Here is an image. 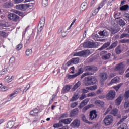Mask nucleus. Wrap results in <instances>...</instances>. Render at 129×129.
Segmentation results:
<instances>
[{
    "label": "nucleus",
    "mask_w": 129,
    "mask_h": 129,
    "mask_svg": "<svg viewBox=\"0 0 129 129\" xmlns=\"http://www.w3.org/2000/svg\"><path fill=\"white\" fill-rule=\"evenodd\" d=\"M97 70H98V69L94 66H87L84 68H79L78 71L77 73H76V74L78 76L80 75V74H82L83 72H85V73H83L80 77L81 79H83L85 76L93 75L94 73L96 72Z\"/></svg>",
    "instance_id": "1"
},
{
    "label": "nucleus",
    "mask_w": 129,
    "mask_h": 129,
    "mask_svg": "<svg viewBox=\"0 0 129 129\" xmlns=\"http://www.w3.org/2000/svg\"><path fill=\"white\" fill-rule=\"evenodd\" d=\"M110 42H108L105 43L98 50L99 51H102V50H104L106 49L107 51H110V50H112V49H114L116 46L118 44V41H116L113 42L111 45H110Z\"/></svg>",
    "instance_id": "2"
},
{
    "label": "nucleus",
    "mask_w": 129,
    "mask_h": 129,
    "mask_svg": "<svg viewBox=\"0 0 129 129\" xmlns=\"http://www.w3.org/2000/svg\"><path fill=\"white\" fill-rule=\"evenodd\" d=\"M91 54V53H90V50H85L80 52L74 53L73 56H78L79 57H86V56H89V55H90Z\"/></svg>",
    "instance_id": "3"
},
{
    "label": "nucleus",
    "mask_w": 129,
    "mask_h": 129,
    "mask_svg": "<svg viewBox=\"0 0 129 129\" xmlns=\"http://www.w3.org/2000/svg\"><path fill=\"white\" fill-rule=\"evenodd\" d=\"M84 48H97V43H94L90 41H88L87 42H85L83 43Z\"/></svg>",
    "instance_id": "4"
},
{
    "label": "nucleus",
    "mask_w": 129,
    "mask_h": 129,
    "mask_svg": "<svg viewBox=\"0 0 129 129\" xmlns=\"http://www.w3.org/2000/svg\"><path fill=\"white\" fill-rule=\"evenodd\" d=\"M97 81V79L94 76L87 77V84L88 85H93V84H95V83H96Z\"/></svg>",
    "instance_id": "5"
},
{
    "label": "nucleus",
    "mask_w": 129,
    "mask_h": 129,
    "mask_svg": "<svg viewBox=\"0 0 129 129\" xmlns=\"http://www.w3.org/2000/svg\"><path fill=\"white\" fill-rule=\"evenodd\" d=\"M113 121V117L110 115L106 116L104 119V123L105 125H110Z\"/></svg>",
    "instance_id": "6"
},
{
    "label": "nucleus",
    "mask_w": 129,
    "mask_h": 129,
    "mask_svg": "<svg viewBox=\"0 0 129 129\" xmlns=\"http://www.w3.org/2000/svg\"><path fill=\"white\" fill-rule=\"evenodd\" d=\"M31 5H32V3L18 5L16 6V9L21 10V11H26L27 9L30 7Z\"/></svg>",
    "instance_id": "7"
},
{
    "label": "nucleus",
    "mask_w": 129,
    "mask_h": 129,
    "mask_svg": "<svg viewBox=\"0 0 129 129\" xmlns=\"http://www.w3.org/2000/svg\"><path fill=\"white\" fill-rule=\"evenodd\" d=\"M106 53H107V51H103L101 52L100 55L102 56V59H103V60H108V59H109L111 56V53H108V54H106Z\"/></svg>",
    "instance_id": "8"
},
{
    "label": "nucleus",
    "mask_w": 129,
    "mask_h": 129,
    "mask_svg": "<svg viewBox=\"0 0 129 129\" xmlns=\"http://www.w3.org/2000/svg\"><path fill=\"white\" fill-rule=\"evenodd\" d=\"M8 18L9 20L13 21L14 22H17L19 20V16L15 13H10L8 15Z\"/></svg>",
    "instance_id": "9"
},
{
    "label": "nucleus",
    "mask_w": 129,
    "mask_h": 129,
    "mask_svg": "<svg viewBox=\"0 0 129 129\" xmlns=\"http://www.w3.org/2000/svg\"><path fill=\"white\" fill-rule=\"evenodd\" d=\"M106 97L108 99H110V100H112L114 97H115V91L111 90L109 92V93L107 94Z\"/></svg>",
    "instance_id": "10"
},
{
    "label": "nucleus",
    "mask_w": 129,
    "mask_h": 129,
    "mask_svg": "<svg viewBox=\"0 0 129 129\" xmlns=\"http://www.w3.org/2000/svg\"><path fill=\"white\" fill-rule=\"evenodd\" d=\"M97 117V114H96V110H92L90 112L89 120H93Z\"/></svg>",
    "instance_id": "11"
},
{
    "label": "nucleus",
    "mask_w": 129,
    "mask_h": 129,
    "mask_svg": "<svg viewBox=\"0 0 129 129\" xmlns=\"http://www.w3.org/2000/svg\"><path fill=\"white\" fill-rule=\"evenodd\" d=\"M108 77V75L106 72L101 73L100 75V78L101 82H103V81H105L107 78Z\"/></svg>",
    "instance_id": "12"
},
{
    "label": "nucleus",
    "mask_w": 129,
    "mask_h": 129,
    "mask_svg": "<svg viewBox=\"0 0 129 129\" xmlns=\"http://www.w3.org/2000/svg\"><path fill=\"white\" fill-rule=\"evenodd\" d=\"M89 101V99L87 98L85 100H83L80 105L78 106L79 108H82L84 106H85L88 103V102Z\"/></svg>",
    "instance_id": "13"
},
{
    "label": "nucleus",
    "mask_w": 129,
    "mask_h": 129,
    "mask_svg": "<svg viewBox=\"0 0 129 129\" xmlns=\"http://www.w3.org/2000/svg\"><path fill=\"white\" fill-rule=\"evenodd\" d=\"M116 22L118 25H120L121 27H123V26H125V22L121 18H117L116 20Z\"/></svg>",
    "instance_id": "14"
},
{
    "label": "nucleus",
    "mask_w": 129,
    "mask_h": 129,
    "mask_svg": "<svg viewBox=\"0 0 129 129\" xmlns=\"http://www.w3.org/2000/svg\"><path fill=\"white\" fill-rule=\"evenodd\" d=\"M15 125V122L14 121H9L7 123V126L9 128L16 129L18 127V125L14 126Z\"/></svg>",
    "instance_id": "15"
},
{
    "label": "nucleus",
    "mask_w": 129,
    "mask_h": 129,
    "mask_svg": "<svg viewBox=\"0 0 129 129\" xmlns=\"http://www.w3.org/2000/svg\"><path fill=\"white\" fill-rule=\"evenodd\" d=\"M71 126L72 127H78L80 126V121L78 120H74L71 123Z\"/></svg>",
    "instance_id": "16"
},
{
    "label": "nucleus",
    "mask_w": 129,
    "mask_h": 129,
    "mask_svg": "<svg viewBox=\"0 0 129 129\" xmlns=\"http://www.w3.org/2000/svg\"><path fill=\"white\" fill-rule=\"evenodd\" d=\"M70 89H71V88L69 85H66V86L63 87L61 91L62 94H65V93H67V92H68Z\"/></svg>",
    "instance_id": "17"
},
{
    "label": "nucleus",
    "mask_w": 129,
    "mask_h": 129,
    "mask_svg": "<svg viewBox=\"0 0 129 129\" xmlns=\"http://www.w3.org/2000/svg\"><path fill=\"white\" fill-rule=\"evenodd\" d=\"M79 112V110L78 108H75L72 110L70 113V116L73 117L76 116L78 114V112Z\"/></svg>",
    "instance_id": "18"
},
{
    "label": "nucleus",
    "mask_w": 129,
    "mask_h": 129,
    "mask_svg": "<svg viewBox=\"0 0 129 129\" xmlns=\"http://www.w3.org/2000/svg\"><path fill=\"white\" fill-rule=\"evenodd\" d=\"M63 124H64V122H63V120H60L58 123L54 124L53 125V127L54 128H58V127H62L63 126Z\"/></svg>",
    "instance_id": "19"
},
{
    "label": "nucleus",
    "mask_w": 129,
    "mask_h": 129,
    "mask_svg": "<svg viewBox=\"0 0 129 129\" xmlns=\"http://www.w3.org/2000/svg\"><path fill=\"white\" fill-rule=\"evenodd\" d=\"M17 67V66L16 65V63L9 64L8 67V69L10 70V71H11V72H13V71H15Z\"/></svg>",
    "instance_id": "20"
},
{
    "label": "nucleus",
    "mask_w": 129,
    "mask_h": 129,
    "mask_svg": "<svg viewBox=\"0 0 129 129\" xmlns=\"http://www.w3.org/2000/svg\"><path fill=\"white\" fill-rule=\"evenodd\" d=\"M87 8V3L86 2H84L81 5L80 7V10L81 11H85L86 9Z\"/></svg>",
    "instance_id": "21"
},
{
    "label": "nucleus",
    "mask_w": 129,
    "mask_h": 129,
    "mask_svg": "<svg viewBox=\"0 0 129 129\" xmlns=\"http://www.w3.org/2000/svg\"><path fill=\"white\" fill-rule=\"evenodd\" d=\"M81 85V82L80 81H78V82L74 86L72 90L73 91H75L79 86Z\"/></svg>",
    "instance_id": "22"
},
{
    "label": "nucleus",
    "mask_w": 129,
    "mask_h": 129,
    "mask_svg": "<svg viewBox=\"0 0 129 129\" xmlns=\"http://www.w3.org/2000/svg\"><path fill=\"white\" fill-rule=\"evenodd\" d=\"M21 90H22V88H21L16 89L13 93H12L10 95V97H12V96H14V95H15V94H18V93L20 92L21 91Z\"/></svg>",
    "instance_id": "23"
},
{
    "label": "nucleus",
    "mask_w": 129,
    "mask_h": 129,
    "mask_svg": "<svg viewBox=\"0 0 129 129\" xmlns=\"http://www.w3.org/2000/svg\"><path fill=\"white\" fill-rule=\"evenodd\" d=\"M122 101V98H121V97H119L116 99V101H115L116 105H119L121 103Z\"/></svg>",
    "instance_id": "24"
},
{
    "label": "nucleus",
    "mask_w": 129,
    "mask_h": 129,
    "mask_svg": "<svg viewBox=\"0 0 129 129\" xmlns=\"http://www.w3.org/2000/svg\"><path fill=\"white\" fill-rule=\"evenodd\" d=\"M91 107H93V105L92 104L88 105L85 106L83 108L82 110L84 112H85V111H86L87 110H88V109H89V108H91Z\"/></svg>",
    "instance_id": "25"
},
{
    "label": "nucleus",
    "mask_w": 129,
    "mask_h": 129,
    "mask_svg": "<svg viewBox=\"0 0 129 129\" xmlns=\"http://www.w3.org/2000/svg\"><path fill=\"white\" fill-rule=\"evenodd\" d=\"M62 121L63 122V124H69L72 121V119L71 118L64 119H62Z\"/></svg>",
    "instance_id": "26"
},
{
    "label": "nucleus",
    "mask_w": 129,
    "mask_h": 129,
    "mask_svg": "<svg viewBox=\"0 0 129 129\" xmlns=\"http://www.w3.org/2000/svg\"><path fill=\"white\" fill-rule=\"evenodd\" d=\"M124 68V65L122 62L120 63L118 66L116 67L117 70H121Z\"/></svg>",
    "instance_id": "27"
},
{
    "label": "nucleus",
    "mask_w": 129,
    "mask_h": 129,
    "mask_svg": "<svg viewBox=\"0 0 129 129\" xmlns=\"http://www.w3.org/2000/svg\"><path fill=\"white\" fill-rule=\"evenodd\" d=\"M120 45H119L117 47V48L115 49V53L118 55L119 54H120V53H121V52H122V51L121 50V49H120Z\"/></svg>",
    "instance_id": "28"
},
{
    "label": "nucleus",
    "mask_w": 129,
    "mask_h": 129,
    "mask_svg": "<svg viewBox=\"0 0 129 129\" xmlns=\"http://www.w3.org/2000/svg\"><path fill=\"white\" fill-rule=\"evenodd\" d=\"M39 113V110L38 109H34L30 111V114L31 115H36V114H38Z\"/></svg>",
    "instance_id": "29"
},
{
    "label": "nucleus",
    "mask_w": 129,
    "mask_h": 129,
    "mask_svg": "<svg viewBox=\"0 0 129 129\" xmlns=\"http://www.w3.org/2000/svg\"><path fill=\"white\" fill-rule=\"evenodd\" d=\"M118 112V110L116 108L113 109L111 111L110 113L111 114H113L114 116H116L117 115V113Z\"/></svg>",
    "instance_id": "30"
},
{
    "label": "nucleus",
    "mask_w": 129,
    "mask_h": 129,
    "mask_svg": "<svg viewBox=\"0 0 129 129\" xmlns=\"http://www.w3.org/2000/svg\"><path fill=\"white\" fill-rule=\"evenodd\" d=\"M72 62L73 64H78L79 63V58L76 57L72 59Z\"/></svg>",
    "instance_id": "31"
},
{
    "label": "nucleus",
    "mask_w": 129,
    "mask_h": 129,
    "mask_svg": "<svg viewBox=\"0 0 129 129\" xmlns=\"http://www.w3.org/2000/svg\"><path fill=\"white\" fill-rule=\"evenodd\" d=\"M95 103L99 106H103L104 105V103L100 100H97L95 102Z\"/></svg>",
    "instance_id": "32"
},
{
    "label": "nucleus",
    "mask_w": 129,
    "mask_h": 129,
    "mask_svg": "<svg viewBox=\"0 0 129 129\" xmlns=\"http://www.w3.org/2000/svg\"><path fill=\"white\" fill-rule=\"evenodd\" d=\"M128 8H129L128 5L126 4V5H125L121 7L120 8V11H126V10H127V9H128Z\"/></svg>",
    "instance_id": "33"
},
{
    "label": "nucleus",
    "mask_w": 129,
    "mask_h": 129,
    "mask_svg": "<svg viewBox=\"0 0 129 129\" xmlns=\"http://www.w3.org/2000/svg\"><path fill=\"white\" fill-rule=\"evenodd\" d=\"M125 100L129 101V90L126 91L124 94Z\"/></svg>",
    "instance_id": "34"
},
{
    "label": "nucleus",
    "mask_w": 129,
    "mask_h": 129,
    "mask_svg": "<svg viewBox=\"0 0 129 129\" xmlns=\"http://www.w3.org/2000/svg\"><path fill=\"white\" fill-rule=\"evenodd\" d=\"M32 51L31 49H28L25 52L26 56H31L32 55Z\"/></svg>",
    "instance_id": "35"
},
{
    "label": "nucleus",
    "mask_w": 129,
    "mask_h": 129,
    "mask_svg": "<svg viewBox=\"0 0 129 129\" xmlns=\"http://www.w3.org/2000/svg\"><path fill=\"white\" fill-rule=\"evenodd\" d=\"M79 98V96H78V95H74V96L72 98V99L70 100V101H75V100H77Z\"/></svg>",
    "instance_id": "36"
},
{
    "label": "nucleus",
    "mask_w": 129,
    "mask_h": 129,
    "mask_svg": "<svg viewBox=\"0 0 129 129\" xmlns=\"http://www.w3.org/2000/svg\"><path fill=\"white\" fill-rule=\"evenodd\" d=\"M99 34L100 35V36H105L107 35V32H106V31L105 30L100 31L99 32Z\"/></svg>",
    "instance_id": "37"
},
{
    "label": "nucleus",
    "mask_w": 129,
    "mask_h": 129,
    "mask_svg": "<svg viewBox=\"0 0 129 129\" xmlns=\"http://www.w3.org/2000/svg\"><path fill=\"white\" fill-rule=\"evenodd\" d=\"M43 27H44V25H43V24H38V32H41L43 30Z\"/></svg>",
    "instance_id": "38"
},
{
    "label": "nucleus",
    "mask_w": 129,
    "mask_h": 129,
    "mask_svg": "<svg viewBox=\"0 0 129 129\" xmlns=\"http://www.w3.org/2000/svg\"><path fill=\"white\" fill-rule=\"evenodd\" d=\"M40 25H45V17H42L41 19H40V21L39 22V24Z\"/></svg>",
    "instance_id": "39"
},
{
    "label": "nucleus",
    "mask_w": 129,
    "mask_h": 129,
    "mask_svg": "<svg viewBox=\"0 0 129 129\" xmlns=\"http://www.w3.org/2000/svg\"><path fill=\"white\" fill-rule=\"evenodd\" d=\"M118 129H127V125L126 124H122Z\"/></svg>",
    "instance_id": "40"
},
{
    "label": "nucleus",
    "mask_w": 129,
    "mask_h": 129,
    "mask_svg": "<svg viewBox=\"0 0 129 129\" xmlns=\"http://www.w3.org/2000/svg\"><path fill=\"white\" fill-rule=\"evenodd\" d=\"M77 75L76 73H75V74L74 75H69L68 76V78L69 79H73V78H75V77H77Z\"/></svg>",
    "instance_id": "41"
},
{
    "label": "nucleus",
    "mask_w": 129,
    "mask_h": 129,
    "mask_svg": "<svg viewBox=\"0 0 129 129\" xmlns=\"http://www.w3.org/2000/svg\"><path fill=\"white\" fill-rule=\"evenodd\" d=\"M128 37H129V35L127 33H123L120 36L121 39H123V38H128Z\"/></svg>",
    "instance_id": "42"
},
{
    "label": "nucleus",
    "mask_w": 129,
    "mask_h": 129,
    "mask_svg": "<svg viewBox=\"0 0 129 129\" xmlns=\"http://www.w3.org/2000/svg\"><path fill=\"white\" fill-rule=\"evenodd\" d=\"M128 107H129V101H127V100H125L124 108L126 109L127 108H128Z\"/></svg>",
    "instance_id": "43"
},
{
    "label": "nucleus",
    "mask_w": 129,
    "mask_h": 129,
    "mask_svg": "<svg viewBox=\"0 0 129 129\" xmlns=\"http://www.w3.org/2000/svg\"><path fill=\"white\" fill-rule=\"evenodd\" d=\"M82 119L83 121H84V122H85V123H89V124H90V122L86 119L85 116H83L82 117Z\"/></svg>",
    "instance_id": "44"
},
{
    "label": "nucleus",
    "mask_w": 129,
    "mask_h": 129,
    "mask_svg": "<svg viewBox=\"0 0 129 129\" xmlns=\"http://www.w3.org/2000/svg\"><path fill=\"white\" fill-rule=\"evenodd\" d=\"M49 3L48 0H42V6L43 7H46L48 6V3Z\"/></svg>",
    "instance_id": "45"
},
{
    "label": "nucleus",
    "mask_w": 129,
    "mask_h": 129,
    "mask_svg": "<svg viewBox=\"0 0 129 129\" xmlns=\"http://www.w3.org/2000/svg\"><path fill=\"white\" fill-rule=\"evenodd\" d=\"M78 105V102H74V103L71 104V107H72V108H74V107H76V106H77Z\"/></svg>",
    "instance_id": "46"
},
{
    "label": "nucleus",
    "mask_w": 129,
    "mask_h": 129,
    "mask_svg": "<svg viewBox=\"0 0 129 129\" xmlns=\"http://www.w3.org/2000/svg\"><path fill=\"white\" fill-rule=\"evenodd\" d=\"M123 17H124V19L125 20H126V21H128V22H129V14L128 13H125L124 14Z\"/></svg>",
    "instance_id": "47"
},
{
    "label": "nucleus",
    "mask_w": 129,
    "mask_h": 129,
    "mask_svg": "<svg viewBox=\"0 0 129 129\" xmlns=\"http://www.w3.org/2000/svg\"><path fill=\"white\" fill-rule=\"evenodd\" d=\"M15 57H12L9 60V64H15Z\"/></svg>",
    "instance_id": "48"
},
{
    "label": "nucleus",
    "mask_w": 129,
    "mask_h": 129,
    "mask_svg": "<svg viewBox=\"0 0 129 129\" xmlns=\"http://www.w3.org/2000/svg\"><path fill=\"white\" fill-rule=\"evenodd\" d=\"M22 48H23V45H22V44H19L16 46L17 51H20V50H21Z\"/></svg>",
    "instance_id": "49"
},
{
    "label": "nucleus",
    "mask_w": 129,
    "mask_h": 129,
    "mask_svg": "<svg viewBox=\"0 0 129 129\" xmlns=\"http://www.w3.org/2000/svg\"><path fill=\"white\" fill-rule=\"evenodd\" d=\"M7 72H8V69L7 68L3 69L1 71V74L2 75H4L6 74V73H7Z\"/></svg>",
    "instance_id": "50"
},
{
    "label": "nucleus",
    "mask_w": 129,
    "mask_h": 129,
    "mask_svg": "<svg viewBox=\"0 0 129 129\" xmlns=\"http://www.w3.org/2000/svg\"><path fill=\"white\" fill-rule=\"evenodd\" d=\"M120 15V13L118 14V13H117V12L114 13V16L115 19L116 20H117V18H120V17H119Z\"/></svg>",
    "instance_id": "51"
},
{
    "label": "nucleus",
    "mask_w": 129,
    "mask_h": 129,
    "mask_svg": "<svg viewBox=\"0 0 129 129\" xmlns=\"http://www.w3.org/2000/svg\"><path fill=\"white\" fill-rule=\"evenodd\" d=\"M0 37H3V38H6V32L4 31H0Z\"/></svg>",
    "instance_id": "52"
},
{
    "label": "nucleus",
    "mask_w": 129,
    "mask_h": 129,
    "mask_svg": "<svg viewBox=\"0 0 129 129\" xmlns=\"http://www.w3.org/2000/svg\"><path fill=\"white\" fill-rule=\"evenodd\" d=\"M120 42L123 44H125V43H129V39H121Z\"/></svg>",
    "instance_id": "53"
},
{
    "label": "nucleus",
    "mask_w": 129,
    "mask_h": 129,
    "mask_svg": "<svg viewBox=\"0 0 129 129\" xmlns=\"http://www.w3.org/2000/svg\"><path fill=\"white\" fill-rule=\"evenodd\" d=\"M104 5H105L104 3H103V2H101V4L99 5V7L97 9V10H98V11H99V10H100L101 8H102L103 6H104Z\"/></svg>",
    "instance_id": "54"
},
{
    "label": "nucleus",
    "mask_w": 129,
    "mask_h": 129,
    "mask_svg": "<svg viewBox=\"0 0 129 129\" xmlns=\"http://www.w3.org/2000/svg\"><path fill=\"white\" fill-rule=\"evenodd\" d=\"M87 97V96H86V95L84 94H82L81 96V97H80V100H83V99H84V98H86Z\"/></svg>",
    "instance_id": "55"
},
{
    "label": "nucleus",
    "mask_w": 129,
    "mask_h": 129,
    "mask_svg": "<svg viewBox=\"0 0 129 129\" xmlns=\"http://www.w3.org/2000/svg\"><path fill=\"white\" fill-rule=\"evenodd\" d=\"M29 89H30V84H28L26 86V87H25V89L23 90V93H24V92H26V91L27 90H29Z\"/></svg>",
    "instance_id": "56"
},
{
    "label": "nucleus",
    "mask_w": 129,
    "mask_h": 129,
    "mask_svg": "<svg viewBox=\"0 0 129 129\" xmlns=\"http://www.w3.org/2000/svg\"><path fill=\"white\" fill-rule=\"evenodd\" d=\"M95 95H96V94H95V93L92 92V93H88L87 94V97H90V96H95Z\"/></svg>",
    "instance_id": "57"
},
{
    "label": "nucleus",
    "mask_w": 129,
    "mask_h": 129,
    "mask_svg": "<svg viewBox=\"0 0 129 129\" xmlns=\"http://www.w3.org/2000/svg\"><path fill=\"white\" fill-rule=\"evenodd\" d=\"M118 81V79H117V78L115 77L114 79H113L111 81V83H116Z\"/></svg>",
    "instance_id": "58"
},
{
    "label": "nucleus",
    "mask_w": 129,
    "mask_h": 129,
    "mask_svg": "<svg viewBox=\"0 0 129 129\" xmlns=\"http://www.w3.org/2000/svg\"><path fill=\"white\" fill-rule=\"evenodd\" d=\"M121 85H122V84H118L117 86H116L114 87V89H115V90H116V91H117L118 90V89H119V88H120V87H121Z\"/></svg>",
    "instance_id": "59"
},
{
    "label": "nucleus",
    "mask_w": 129,
    "mask_h": 129,
    "mask_svg": "<svg viewBox=\"0 0 129 129\" xmlns=\"http://www.w3.org/2000/svg\"><path fill=\"white\" fill-rule=\"evenodd\" d=\"M97 88V86H92L91 87H90L89 89L90 90H95Z\"/></svg>",
    "instance_id": "60"
},
{
    "label": "nucleus",
    "mask_w": 129,
    "mask_h": 129,
    "mask_svg": "<svg viewBox=\"0 0 129 129\" xmlns=\"http://www.w3.org/2000/svg\"><path fill=\"white\" fill-rule=\"evenodd\" d=\"M72 64H73V62H72V59H71L70 60L68 61V62L66 63V65L67 66H70L72 65Z\"/></svg>",
    "instance_id": "61"
},
{
    "label": "nucleus",
    "mask_w": 129,
    "mask_h": 129,
    "mask_svg": "<svg viewBox=\"0 0 129 129\" xmlns=\"http://www.w3.org/2000/svg\"><path fill=\"white\" fill-rule=\"evenodd\" d=\"M30 37H29L28 39L26 40V42L24 45L25 47H27V46H28V44H29V43H30Z\"/></svg>",
    "instance_id": "62"
},
{
    "label": "nucleus",
    "mask_w": 129,
    "mask_h": 129,
    "mask_svg": "<svg viewBox=\"0 0 129 129\" xmlns=\"http://www.w3.org/2000/svg\"><path fill=\"white\" fill-rule=\"evenodd\" d=\"M117 32H118L117 30L116 29H112L111 34H112L113 35H114L115 34H116Z\"/></svg>",
    "instance_id": "63"
},
{
    "label": "nucleus",
    "mask_w": 129,
    "mask_h": 129,
    "mask_svg": "<svg viewBox=\"0 0 129 129\" xmlns=\"http://www.w3.org/2000/svg\"><path fill=\"white\" fill-rule=\"evenodd\" d=\"M68 116V115L67 114V113H64L61 115V118H65V117H67Z\"/></svg>",
    "instance_id": "64"
}]
</instances>
